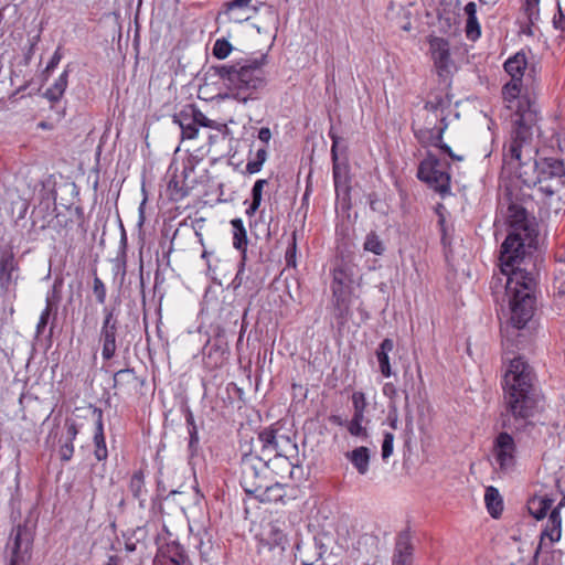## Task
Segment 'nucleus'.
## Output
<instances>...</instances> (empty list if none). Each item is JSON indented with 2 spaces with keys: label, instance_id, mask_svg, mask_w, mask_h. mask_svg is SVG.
<instances>
[{
  "label": "nucleus",
  "instance_id": "1",
  "mask_svg": "<svg viewBox=\"0 0 565 565\" xmlns=\"http://www.w3.org/2000/svg\"><path fill=\"white\" fill-rule=\"evenodd\" d=\"M509 234L501 246V275L493 277L494 288L504 286L511 310V323L522 329L532 319L535 310L536 280L532 271L521 268L520 264L537 244V223L526 209L516 202H510L507 211Z\"/></svg>",
  "mask_w": 565,
  "mask_h": 565
},
{
  "label": "nucleus",
  "instance_id": "2",
  "mask_svg": "<svg viewBox=\"0 0 565 565\" xmlns=\"http://www.w3.org/2000/svg\"><path fill=\"white\" fill-rule=\"evenodd\" d=\"M533 135L509 139L503 147V168L513 173L525 185H540L548 196L557 194L565 185V167L561 160L542 158L532 145Z\"/></svg>",
  "mask_w": 565,
  "mask_h": 565
},
{
  "label": "nucleus",
  "instance_id": "3",
  "mask_svg": "<svg viewBox=\"0 0 565 565\" xmlns=\"http://www.w3.org/2000/svg\"><path fill=\"white\" fill-rule=\"evenodd\" d=\"M532 367L521 358H515L504 374L503 388L508 412L515 419H526L534 414L536 395Z\"/></svg>",
  "mask_w": 565,
  "mask_h": 565
},
{
  "label": "nucleus",
  "instance_id": "4",
  "mask_svg": "<svg viewBox=\"0 0 565 565\" xmlns=\"http://www.w3.org/2000/svg\"><path fill=\"white\" fill-rule=\"evenodd\" d=\"M216 74L224 82L226 92L218 96L246 103L255 98L256 93L266 85L262 60H245L215 67Z\"/></svg>",
  "mask_w": 565,
  "mask_h": 565
},
{
  "label": "nucleus",
  "instance_id": "5",
  "mask_svg": "<svg viewBox=\"0 0 565 565\" xmlns=\"http://www.w3.org/2000/svg\"><path fill=\"white\" fill-rule=\"evenodd\" d=\"M278 429H265L258 435V441L262 445L260 456H245L241 461V486L247 494H256L259 492L262 484L258 482V466L264 462L267 468L276 471L279 468L278 460L280 452L278 451V441L276 438Z\"/></svg>",
  "mask_w": 565,
  "mask_h": 565
},
{
  "label": "nucleus",
  "instance_id": "6",
  "mask_svg": "<svg viewBox=\"0 0 565 565\" xmlns=\"http://www.w3.org/2000/svg\"><path fill=\"white\" fill-rule=\"evenodd\" d=\"M522 81L511 79L502 88L507 108L512 111V131L510 139L518 140L522 135H533V128L539 120L536 104L530 96L522 94Z\"/></svg>",
  "mask_w": 565,
  "mask_h": 565
},
{
  "label": "nucleus",
  "instance_id": "7",
  "mask_svg": "<svg viewBox=\"0 0 565 565\" xmlns=\"http://www.w3.org/2000/svg\"><path fill=\"white\" fill-rule=\"evenodd\" d=\"M450 106L449 98L444 94H436L431 96L425 104L424 110L427 113L426 125L423 129L417 131V137L424 140L425 135H429V141L440 147L449 157L456 160H462L461 157L452 153L449 146L441 143L443 134L447 128L446 110Z\"/></svg>",
  "mask_w": 565,
  "mask_h": 565
},
{
  "label": "nucleus",
  "instance_id": "8",
  "mask_svg": "<svg viewBox=\"0 0 565 565\" xmlns=\"http://www.w3.org/2000/svg\"><path fill=\"white\" fill-rule=\"evenodd\" d=\"M33 544V534L26 524H18L11 532L8 542L10 550L9 565H29L31 559V550Z\"/></svg>",
  "mask_w": 565,
  "mask_h": 565
},
{
  "label": "nucleus",
  "instance_id": "9",
  "mask_svg": "<svg viewBox=\"0 0 565 565\" xmlns=\"http://www.w3.org/2000/svg\"><path fill=\"white\" fill-rule=\"evenodd\" d=\"M417 177L440 193L449 191L450 175L446 164L430 153L419 163Z\"/></svg>",
  "mask_w": 565,
  "mask_h": 565
},
{
  "label": "nucleus",
  "instance_id": "10",
  "mask_svg": "<svg viewBox=\"0 0 565 565\" xmlns=\"http://www.w3.org/2000/svg\"><path fill=\"white\" fill-rule=\"evenodd\" d=\"M257 8L253 0H232L225 2L216 15V23H243L255 14Z\"/></svg>",
  "mask_w": 565,
  "mask_h": 565
},
{
  "label": "nucleus",
  "instance_id": "11",
  "mask_svg": "<svg viewBox=\"0 0 565 565\" xmlns=\"http://www.w3.org/2000/svg\"><path fill=\"white\" fill-rule=\"evenodd\" d=\"M104 320L100 329L99 341L102 343V356L104 360L114 358L117 344L116 337L118 330V320L115 308L105 307L103 309Z\"/></svg>",
  "mask_w": 565,
  "mask_h": 565
},
{
  "label": "nucleus",
  "instance_id": "12",
  "mask_svg": "<svg viewBox=\"0 0 565 565\" xmlns=\"http://www.w3.org/2000/svg\"><path fill=\"white\" fill-rule=\"evenodd\" d=\"M492 452L501 471H509L515 466L516 445L510 434L500 433L495 437Z\"/></svg>",
  "mask_w": 565,
  "mask_h": 565
},
{
  "label": "nucleus",
  "instance_id": "13",
  "mask_svg": "<svg viewBox=\"0 0 565 565\" xmlns=\"http://www.w3.org/2000/svg\"><path fill=\"white\" fill-rule=\"evenodd\" d=\"M428 43L430 56L438 75L440 77L448 76L454 67L449 42L444 38L430 36Z\"/></svg>",
  "mask_w": 565,
  "mask_h": 565
},
{
  "label": "nucleus",
  "instance_id": "14",
  "mask_svg": "<svg viewBox=\"0 0 565 565\" xmlns=\"http://www.w3.org/2000/svg\"><path fill=\"white\" fill-rule=\"evenodd\" d=\"M282 522L275 520L267 523L260 534V552H268L278 548V553L282 552Z\"/></svg>",
  "mask_w": 565,
  "mask_h": 565
},
{
  "label": "nucleus",
  "instance_id": "15",
  "mask_svg": "<svg viewBox=\"0 0 565 565\" xmlns=\"http://www.w3.org/2000/svg\"><path fill=\"white\" fill-rule=\"evenodd\" d=\"M562 534V518L558 509H553L550 513L545 529L541 534V541L536 548L537 554L544 546L551 547L555 542L559 541Z\"/></svg>",
  "mask_w": 565,
  "mask_h": 565
},
{
  "label": "nucleus",
  "instance_id": "16",
  "mask_svg": "<svg viewBox=\"0 0 565 565\" xmlns=\"http://www.w3.org/2000/svg\"><path fill=\"white\" fill-rule=\"evenodd\" d=\"M143 384L132 369L119 370L114 374V387L122 394H135Z\"/></svg>",
  "mask_w": 565,
  "mask_h": 565
},
{
  "label": "nucleus",
  "instance_id": "17",
  "mask_svg": "<svg viewBox=\"0 0 565 565\" xmlns=\"http://www.w3.org/2000/svg\"><path fill=\"white\" fill-rule=\"evenodd\" d=\"M94 414H96V427L94 433V456L98 461L106 460L108 457V450L106 447L105 435H104V424H103V412L99 408L94 409Z\"/></svg>",
  "mask_w": 565,
  "mask_h": 565
},
{
  "label": "nucleus",
  "instance_id": "18",
  "mask_svg": "<svg viewBox=\"0 0 565 565\" xmlns=\"http://www.w3.org/2000/svg\"><path fill=\"white\" fill-rule=\"evenodd\" d=\"M192 544L199 550L202 558L206 559L213 548V535L206 527H199L196 532L190 526Z\"/></svg>",
  "mask_w": 565,
  "mask_h": 565
},
{
  "label": "nucleus",
  "instance_id": "19",
  "mask_svg": "<svg viewBox=\"0 0 565 565\" xmlns=\"http://www.w3.org/2000/svg\"><path fill=\"white\" fill-rule=\"evenodd\" d=\"M413 546L407 533L398 535L393 557L394 565H412Z\"/></svg>",
  "mask_w": 565,
  "mask_h": 565
},
{
  "label": "nucleus",
  "instance_id": "20",
  "mask_svg": "<svg viewBox=\"0 0 565 565\" xmlns=\"http://www.w3.org/2000/svg\"><path fill=\"white\" fill-rule=\"evenodd\" d=\"M71 65H66L63 73L54 81L45 93L44 97L51 103H57L64 95L68 85V74L71 72Z\"/></svg>",
  "mask_w": 565,
  "mask_h": 565
},
{
  "label": "nucleus",
  "instance_id": "21",
  "mask_svg": "<svg viewBox=\"0 0 565 565\" xmlns=\"http://www.w3.org/2000/svg\"><path fill=\"white\" fill-rule=\"evenodd\" d=\"M332 291L334 297L335 316L344 319L349 313V299L348 294L344 290L342 282L334 276L332 282Z\"/></svg>",
  "mask_w": 565,
  "mask_h": 565
},
{
  "label": "nucleus",
  "instance_id": "22",
  "mask_svg": "<svg viewBox=\"0 0 565 565\" xmlns=\"http://www.w3.org/2000/svg\"><path fill=\"white\" fill-rule=\"evenodd\" d=\"M394 349V342L392 339H384L379 348L376 349L375 355L379 362L380 371L383 376L390 377L393 372L390 363L388 353Z\"/></svg>",
  "mask_w": 565,
  "mask_h": 565
},
{
  "label": "nucleus",
  "instance_id": "23",
  "mask_svg": "<svg viewBox=\"0 0 565 565\" xmlns=\"http://www.w3.org/2000/svg\"><path fill=\"white\" fill-rule=\"evenodd\" d=\"M345 457L360 475H365L370 466V449L364 446L354 448L345 454Z\"/></svg>",
  "mask_w": 565,
  "mask_h": 565
},
{
  "label": "nucleus",
  "instance_id": "24",
  "mask_svg": "<svg viewBox=\"0 0 565 565\" xmlns=\"http://www.w3.org/2000/svg\"><path fill=\"white\" fill-rule=\"evenodd\" d=\"M526 57L524 53H516L508 58L504 63L505 72L511 76V79L522 81L524 71L526 70Z\"/></svg>",
  "mask_w": 565,
  "mask_h": 565
},
{
  "label": "nucleus",
  "instance_id": "25",
  "mask_svg": "<svg viewBox=\"0 0 565 565\" xmlns=\"http://www.w3.org/2000/svg\"><path fill=\"white\" fill-rule=\"evenodd\" d=\"M554 499L547 495H535L527 502L529 512L536 519H543L551 509Z\"/></svg>",
  "mask_w": 565,
  "mask_h": 565
},
{
  "label": "nucleus",
  "instance_id": "26",
  "mask_svg": "<svg viewBox=\"0 0 565 565\" xmlns=\"http://www.w3.org/2000/svg\"><path fill=\"white\" fill-rule=\"evenodd\" d=\"M487 510L492 518H499L503 511V500L494 487H488L484 493Z\"/></svg>",
  "mask_w": 565,
  "mask_h": 565
},
{
  "label": "nucleus",
  "instance_id": "27",
  "mask_svg": "<svg viewBox=\"0 0 565 565\" xmlns=\"http://www.w3.org/2000/svg\"><path fill=\"white\" fill-rule=\"evenodd\" d=\"M173 121L179 125L182 134V139H194L198 136L199 128L192 117L181 111L179 115L173 117Z\"/></svg>",
  "mask_w": 565,
  "mask_h": 565
},
{
  "label": "nucleus",
  "instance_id": "28",
  "mask_svg": "<svg viewBox=\"0 0 565 565\" xmlns=\"http://www.w3.org/2000/svg\"><path fill=\"white\" fill-rule=\"evenodd\" d=\"M129 490L132 493L134 498L139 500L140 504L142 505V503L146 501L147 493L142 471L138 470L134 472L129 481Z\"/></svg>",
  "mask_w": 565,
  "mask_h": 565
},
{
  "label": "nucleus",
  "instance_id": "29",
  "mask_svg": "<svg viewBox=\"0 0 565 565\" xmlns=\"http://www.w3.org/2000/svg\"><path fill=\"white\" fill-rule=\"evenodd\" d=\"M263 503H278L282 500V486L276 482L273 486L266 487L264 490H259L255 494Z\"/></svg>",
  "mask_w": 565,
  "mask_h": 565
},
{
  "label": "nucleus",
  "instance_id": "30",
  "mask_svg": "<svg viewBox=\"0 0 565 565\" xmlns=\"http://www.w3.org/2000/svg\"><path fill=\"white\" fill-rule=\"evenodd\" d=\"M338 138L332 136V147H331V156L333 160V179L334 185L338 188L342 182L345 183L347 174L345 167H342L338 161Z\"/></svg>",
  "mask_w": 565,
  "mask_h": 565
},
{
  "label": "nucleus",
  "instance_id": "31",
  "mask_svg": "<svg viewBox=\"0 0 565 565\" xmlns=\"http://www.w3.org/2000/svg\"><path fill=\"white\" fill-rule=\"evenodd\" d=\"M233 227V246L236 249H244L247 245V235L241 218H234L231 221Z\"/></svg>",
  "mask_w": 565,
  "mask_h": 565
},
{
  "label": "nucleus",
  "instance_id": "32",
  "mask_svg": "<svg viewBox=\"0 0 565 565\" xmlns=\"http://www.w3.org/2000/svg\"><path fill=\"white\" fill-rule=\"evenodd\" d=\"M17 268V263L14 259V254L12 250L4 252L1 256L0 260V274L7 278V280L11 279L13 270Z\"/></svg>",
  "mask_w": 565,
  "mask_h": 565
},
{
  "label": "nucleus",
  "instance_id": "33",
  "mask_svg": "<svg viewBox=\"0 0 565 565\" xmlns=\"http://www.w3.org/2000/svg\"><path fill=\"white\" fill-rule=\"evenodd\" d=\"M363 248L364 250L373 253L375 255H382L385 250L383 242L374 232H371L366 235Z\"/></svg>",
  "mask_w": 565,
  "mask_h": 565
},
{
  "label": "nucleus",
  "instance_id": "34",
  "mask_svg": "<svg viewBox=\"0 0 565 565\" xmlns=\"http://www.w3.org/2000/svg\"><path fill=\"white\" fill-rule=\"evenodd\" d=\"M154 565H191L189 557L183 552H177L173 556H159Z\"/></svg>",
  "mask_w": 565,
  "mask_h": 565
},
{
  "label": "nucleus",
  "instance_id": "35",
  "mask_svg": "<svg viewBox=\"0 0 565 565\" xmlns=\"http://www.w3.org/2000/svg\"><path fill=\"white\" fill-rule=\"evenodd\" d=\"M267 183H268L267 180H257L255 182V184L252 189L253 202L249 205V207L246 210L247 214H254L256 212V210L259 207L260 202H262L263 188Z\"/></svg>",
  "mask_w": 565,
  "mask_h": 565
},
{
  "label": "nucleus",
  "instance_id": "36",
  "mask_svg": "<svg viewBox=\"0 0 565 565\" xmlns=\"http://www.w3.org/2000/svg\"><path fill=\"white\" fill-rule=\"evenodd\" d=\"M266 149L265 147H260L256 150L254 158L249 159L246 164V171L248 173H256L260 170L263 163L266 160Z\"/></svg>",
  "mask_w": 565,
  "mask_h": 565
},
{
  "label": "nucleus",
  "instance_id": "37",
  "mask_svg": "<svg viewBox=\"0 0 565 565\" xmlns=\"http://www.w3.org/2000/svg\"><path fill=\"white\" fill-rule=\"evenodd\" d=\"M523 9L530 24H534L540 18L539 2L540 0H523Z\"/></svg>",
  "mask_w": 565,
  "mask_h": 565
},
{
  "label": "nucleus",
  "instance_id": "38",
  "mask_svg": "<svg viewBox=\"0 0 565 565\" xmlns=\"http://www.w3.org/2000/svg\"><path fill=\"white\" fill-rule=\"evenodd\" d=\"M232 44L225 39H217L213 46V55L218 60L226 58L232 52Z\"/></svg>",
  "mask_w": 565,
  "mask_h": 565
},
{
  "label": "nucleus",
  "instance_id": "39",
  "mask_svg": "<svg viewBox=\"0 0 565 565\" xmlns=\"http://www.w3.org/2000/svg\"><path fill=\"white\" fill-rule=\"evenodd\" d=\"M352 403L354 408L353 416L364 417V412L367 405L364 393L354 392L352 395Z\"/></svg>",
  "mask_w": 565,
  "mask_h": 565
},
{
  "label": "nucleus",
  "instance_id": "40",
  "mask_svg": "<svg viewBox=\"0 0 565 565\" xmlns=\"http://www.w3.org/2000/svg\"><path fill=\"white\" fill-rule=\"evenodd\" d=\"M190 116L195 121L198 127L201 126V127L214 129L217 126V124L214 120L209 119L202 111H200L198 109L191 108Z\"/></svg>",
  "mask_w": 565,
  "mask_h": 565
},
{
  "label": "nucleus",
  "instance_id": "41",
  "mask_svg": "<svg viewBox=\"0 0 565 565\" xmlns=\"http://www.w3.org/2000/svg\"><path fill=\"white\" fill-rule=\"evenodd\" d=\"M311 546L310 545H302V544H297L296 545V554H295V557L296 559H299V562L301 563V565H313V563L317 561V558L315 556L312 557H308V555H306V551L309 550Z\"/></svg>",
  "mask_w": 565,
  "mask_h": 565
},
{
  "label": "nucleus",
  "instance_id": "42",
  "mask_svg": "<svg viewBox=\"0 0 565 565\" xmlns=\"http://www.w3.org/2000/svg\"><path fill=\"white\" fill-rule=\"evenodd\" d=\"M364 417L353 416L348 425V430L353 436H365L366 429L362 426Z\"/></svg>",
  "mask_w": 565,
  "mask_h": 565
},
{
  "label": "nucleus",
  "instance_id": "43",
  "mask_svg": "<svg viewBox=\"0 0 565 565\" xmlns=\"http://www.w3.org/2000/svg\"><path fill=\"white\" fill-rule=\"evenodd\" d=\"M93 291H94V295L96 297V300L99 302V303H105L106 301V287H105V284L103 282V280L95 276L94 277V281H93Z\"/></svg>",
  "mask_w": 565,
  "mask_h": 565
},
{
  "label": "nucleus",
  "instance_id": "44",
  "mask_svg": "<svg viewBox=\"0 0 565 565\" xmlns=\"http://www.w3.org/2000/svg\"><path fill=\"white\" fill-rule=\"evenodd\" d=\"M383 394L390 401L388 407L397 406L398 390L396 388V386L393 383L388 382V383L384 384Z\"/></svg>",
  "mask_w": 565,
  "mask_h": 565
},
{
  "label": "nucleus",
  "instance_id": "45",
  "mask_svg": "<svg viewBox=\"0 0 565 565\" xmlns=\"http://www.w3.org/2000/svg\"><path fill=\"white\" fill-rule=\"evenodd\" d=\"M466 34L470 40H476L480 36V25L478 19H467Z\"/></svg>",
  "mask_w": 565,
  "mask_h": 565
},
{
  "label": "nucleus",
  "instance_id": "46",
  "mask_svg": "<svg viewBox=\"0 0 565 565\" xmlns=\"http://www.w3.org/2000/svg\"><path fill=\"white\" fill-rule=\"evenodd\" d=\"M394 435L392 433H385L382 444V458L386 460L393 454Z\"/></svg>",
  "mask_w": 565,
  "mask_h": 565
},
{
  "label": "nucleus",
  "instance_id": "47",
  "mask_svg": "<svg viewBox=\"0 0 565 565\" xmlns=\"http://www.w3.org/2000/svg\"><path fill=\"white\" fill-rule=\"evenodd\" d=\"M50 315H51V303H50V301H47L46 307L42 311V313L40 316V319H39V322H38V326H36V333L38 334L43 333V331H44V329H45V327H46V324L49 322Z\"/></svg>",
  "mask_w": 565,
  "mask_h": 565
},
{
  "label": "nucleus",
  "instance_id": "48",
  "mask_svg": "<svg viewBox=\"0 0 565 565\" xmlns=\"http://www.w3.org/2000/svg\"><path fill=\"white\" fill-rule=\"evenodd\" d=\"M74 454V446L71 441H65L58 449L60 459L62 461H70Z\"/></svg>",
  "mask_w": 565,
  "mask_h": 565
},
{
  "label": "nucleus",
  "instance_id": "49",
  "mask_svg": "<svg viewBox=\"0 0 565 565\" xmlns=\"http://www.w3.org/2000/svg\"><path fill=\"white\" fill-rule=\"evenodd\" d=\"M289 479L298 486L300 482L305 481V470L301 466H292L289 472Z\"/></svg>",
  "mask_w": 565,
  "mask_h": 565
},
{
  "label": "nucleus",
  "instance_id": "50",
  "mask_svg": "<svg viewBox=\"0 0 565 565\" xmlns=\"http://www.w3.org/2000/svg\"><path fill=\"white\" fill-rule=\"evenodd\" d=\"M62 60V53H61V49L57 47L56 51L53 53L50 62L47 63L46 65V68H45V72H51L53 71L57 65L58 63L61 62Z\"/></svg>",
  "mask_w": 565,
  "mask_h": 565
},
{
  "label": "nucleus",
  "instance_id": "51",
  "mask_svg": "<svg viewBox=\"0 0 565 565\" xmlns=\"http://www.w3.org/2000/svg\"><path fill=\"white\" fill-rule=\"evenodd\" d=\"M294 241H296V236L294 235ZM285 258L287 260V265L290 267H296V242H292L291 248H288L286 252Z\"/></svg>",
  "mask_w": 565,
  "mask_h": 565
},
{
  "label": "nucleus",
  "instance_id": "52",
  "mask_svg": "<svg viewBox=\"0 0 565 565\" xmlns=\"http://www.w3.org/2000/svg\"><path fill=\"white\" fill-rule=\"evenodd\" d=\"M388 420H390V426L393 428V429H396L397 428V423H398V411H397V406H390L388 408Z\"/></svg>",
  "mask_w": 565,
  "mask_h": 565
},
{
  "label": "nucleus",
  "instance_id": "53",
  "mask_svg": "<svg viewBox=\"0 0 565 565\" xmlns=\"http://www.w3.org/2000/svg\"><path fill=\"white\" fill-rule=\"evenodd\" d=\"M66 430H67V439L66 440L73 443L78 434L76 424L74 422H71V423L67 422Z\"/></svg>",
  "mask_w": 565,
  "mask_h": 565
},
{
  "label": "nucleus",
  "instance_id": "54",
  "mask_svg": "<svg viewBox=\"0 0 565 565\" xmlns=\"http://www.w3.org/2000/svg\"><path fill=\"white\" fill-rule=\"evenodd\" d=\"M465 13L467 14V19L477 18V6L475 2H468L465 6Z\"/></svg>",
  "mask_w": 565,
  "mask_h": 565
},
{
  "label": "nucleus",
  "instance_id": "55",
  "mask_svg": "<svg viewBox=\"0 0 565 565\" xmlns=\"http://www.w3.org/2000/svg\"><path fill=\"white\" fill-rule=\"evenodd\" d=\"M271 132L269 128H260L258 131V138L260 141L267 143L270 140Z\"/></svg>",
  "mask_w": 565,
  "mask_h": 565
},
{
  "label": "nucleus",
  "instance_id": "56",
  "mask_svg": "<svg viewBox=\"0 0 565 565\" xmlns=\"http://www.w3.org/2000/svg\"><path fill=\"white\" fill-rule=\"evenodd\" d=\"M553 22H554V25H555L557 29H559V30H562V31H564V30H565V17L562 14V12H559L558 18H556V17L554 18V21H553Z\"/></svg>",
  "mask_w": 565,
  "mask_h": 565
},
{
  "label": "nucleus",
  "instance_id": "57",
  "mask_svg": "<svg viewBox=\"0 0 565 565\" xmlns=\"http://www.w3.org/2000/svg\"><path fill=\"white\" fill-rule=\"evenodd\" d=\"M404 395H405V408H408L409 407V395H408L407 391H404Z\"/></svg>",
  "mask_w": 565,
  "mask_h": 565
},
{
  "label": "nucleus",
  "instance_id": "58",
  "mask_svg": "<svg viewBox=\"0 0 565 565\" xmlns=\"http://www.w3.org/2000/svg\"><path fill=\"white\" fill-rule=\"evenodd\" d=\"M563 507H565V497L559 501V503L557 504V507L555 509H558V512H559Z\"/></svg>",
  "mask_w": 565,
  "mask_h": 565
},
{
  "label": "nucleus",
  "instance_id": "59",
  "mask_svg": "<svg viewBox=\"0 0 565 565\" xmlns=\"http://www.w3.org/2000/svg\"><path fill=\"white\" fill-rule=\"evenodd\" d=\"M194 435H195V433L192 435L191 440H190V445H191V446H192V444H193L194 438L196 439V437H195Z\"/></svg>",
  "mask_w": 565,
  "mask_h": 565
},
{
  "label": "nucleus",
  "instance_id": "60",
  "mask_svg": "<svg viewBox=\"0 0 565 565\" xmlns=\"http://www.w3.org/2000/svg\"><path fill=\"white\" fill-rule=\"evenodd\" d=\"M25 211H26V206H25V204H23V211H22V213H25Z\"/></svg>",
  "mask_w": 565,
  "mask_h": 565
}]
</instances>
